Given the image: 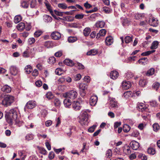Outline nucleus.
<instances>
[{"mask_svg": "<svg viewBox=\"0 0 160 160\" xmlns=\"http://www.w3.org/2000/svg\"><path fill=\"white\" fill-rule=\"evenodd\" d=\"M18 112L17 108H12L6 112L5 118L8 123L12 125L14 123L18 118Z\"/></svg>", "mask_w": 160, "mask_h": 160, "instance_id": "f257e3e1", "label": "nucleus"}, {"mask_svg": "<svg viewBox=\"0 0 160 160\" xmlns=\"http://www.w3.org/2000/svg\"><path fill=\"white\" fill-rule=\"evenodd\" d=\"M14 98L12 96L7 95L4 96L2 103L5 107H7L10 106L14 101Z\"/></svg>", "mask_w": 160, "mask_h": 160, "instance_id": "f03ea898", "label": "nucleus"}, {"mask_svg": "<svg viewBox=\"0 0 160 160\" xmlns=\"http://www.w3.org/2000/svg\"><path fill=\"white\" fill-rule=\"evenodd\" d=\"M78 96L77 92L75 90H72L63 94V96L65 98L72 99L75 98Z\"/></svg>", "mask_w": 160, "mask_h": 160, "instance_id": "7ed1b4c3", "label": "nucleus"}, {"mask_svg": "<svg viewBox=\"0 0 160 160\" xmlns=\"http://www.w3.org/2000/svg\"><path fill=\"white\" fill-rule=\"evenodd\" d=\"M88 114L87 112L85 111H82L81 112V116L79 121L80 123L82 125L85 124L86 122L88 121Z\"/></svg>", "mask_w": 160, "mask_h": 160, "instance_id": "20e7f679", "label": "nucleus"}, {"mask_svg": "<svg viewBox=\"0 0 160 160\" xmlns=\"http://www.w3.org/2000/svg\"><path fill=\"white\" fill-rule=\"evenodd\" d=\"M79 88L81 96L84 97L86 94V90L87 89V86L85 83H81L79 85Z\"/></svg>", "mask_w": 160, "mask_h": 160, "instance_id": "39448f33", "label": "nucleus"}, {"mask_svg": "<svg viewBox=\"0 0 160 160\" xmlns=\"http://www.w3.org/2000/svg\"><path fill=\"white\" fill-rule=\"evenodd\" d=\"M36 106L35 102L33 100H30L28 101L26 104L24 109L25 111L27 109H32L35 107Z\"/></svg>", "mask_w": 160, "mask_h": 160, "instance_id": "423d86ee", "label": "nucleus"}, {"mask_svg": "<svg viewBox=\"0 0 160 160\" xmlns=\"http://www.w3.org/2000/svg\"><path fill=\"white\" fill-rule=\"evenodd\" d=\"M137 108L138 111L141 112H146L148 110V108L143 103H138L137 105Z\"/></svg>", "mask_w": 160, "mask_h": 160, "instance_id": "0eeeda50", "label": "nucleus"}, {"mask_svg": "<svg viewBox=\"0 0 160 160\" xmlns=\"http://www.w3.org/2000/svg\"><path fill=\"white\" fill-rule=\"evenodd\" d=\"M9 71L12 75L15 76L19 72V69L16 66H12L9 68Z\"/></svg>", "mask_w": 160, "mask_h": 160, "instance_id": "6e6552de", "label": "nucleus"}, {"mask_svg": "<svg viewBox=\"0 0 160 160\" xmlns=\"http://www.w3.org/2000/svg\"><path fill=\"white\" fill-rule=\"evenodd\" d=\"M72 106L73 108L75 111H78L81 108V106L80 103L77 101L73 102Z\"/></svg>", "mask_w": 160, "mask_h": 160, "instance_id": "1a4fd4ad", "label": "nucleus"}, {"mask_svg": "<svg viewBox=\"0 0 160 160\" xmlns=\"http://www.w3.org/2000/svg\"><path fill=\"white\" fill-rule=\"evenodd\" d=\"M51 37L52 39L55 40H58L61 38V35L58 32H53L52 33Z\"/></svg>", "mask_w": 160, "mask_h": 160, "instance_id": "9d476101", "label": "nucleus"}, {"mask_svg": "<svg viewBox=\"0 0 160 160\" xmlns=\"http://www.w3.org/2000/svg\"><path fill=\"white\" fill-rule=\"evenodd\" d=\"M98 101V97L96 95H93L90 98V103L91 106H94L96 104Z\"/></svg>", "mask_w": 160, "mask_h": 160, "instance_id": "9b49d317", "label": "nucleus"}, {"mask_svg": "<svg viewBox=\"0 0 160 160\" xmlns=\"http://www.w3.org/2000/svg\"><path fill=\"white\" fill-rule=\"evenodd\" d=\"M130 145L132 148L134 150H137L139 147V143L135 141H132L131 142Z\"/></svg>", "mask_w": 160, "mask_h": 160, "instance_id": "f8f14e48", "label": "nucleus"}, {"mask_svg": "<svg viewBox=\"0 0 160 160\" xmlns=\"http://www.w3.org/2000/svg\"><path fill=\"white\" fill-rule=\"evenodd\" d=\"M131 86V83L129 81H123L122 82V88L124 89H128Z\"/></svg>", "mask_w": 160, "mask_h": 160, "instance_id": "ddd939ff", "label": "nucleus"}, {"mask_svg": "<svg viewBox=\"0 0 160 160\" xmlns=\"http://www.w3.org/2000/svg\"><path fill=\"white\" fill-rule=\"evenodd\" d=\"M2 91L5 93H9L11 91V88L9 86L6 85L2 87L1 88Z\"/></svg>", "mask_w": 160, "mask_h": 160, "instance_id": "4468645a", "label": "nucleus"}, {"mask_svg": "<svg viewBox=\"0 0 160 160\" xmlns=\"http://www.w3.org/2000/svg\"><path fill=\"white\" fill-rule=\"evenodd\" d=\"M119 76V73L116 71H113L111 72L110 73V77L113 80L116 79Z\"/></svg>", "mask_w": 160, "mask_h": 160, "instance_id": "2eb2a0df", "label": "nucleus"}, {"mask_svg": "<svg viewBox=\"0 0 160 160\" xmlns=\"http://www.w3.org/2000/svg\"><path fill=\"white\" fill-rule=\"evenodd\" d=\"M44 45L48 48H52L54 46V44L52 41H48L44 42Z\"/></svg>", "mask_w": 160, "mask_h": 160, "instance_id": "dca6fc26", "label": "nucleus"}, {"mask_svg": "<svg viewBox=\"0 0 160 160\" xmlns=\"http://www.w3.org/2000/svg\"><path fill=\"white\" fill-rule=\"evenodd\" d=\"M63 62L66 65L70 66H72L74 65V63L73 61L69 59H65L64 61Z\"/></svg>", "mask_w": 160, "mask_h": 160, "instance_id": "f3484780", "label": "nucleus"}, {"mask_svg": "<svg viewBox=\"0 0 160 160\" xmlns=\"http://www.w3.org/2000/svg\"><path fill=\"white\" fill-rule=\"evenodd\" d=\"M148 59L147 58H143L139 59L138 60V63L143 65H145L147 63Z\"/></svg>", "mask_w": 160, "mask_h": 160, "instance_id": "a211bd4d", "label": "nucleus"}, {"mask_svg": "<svg viewBox=\"0 0 160 160\" xmlns=\"http://www.w3.org/2000/svg\"><path fill=\"white\" fill-rule=\"evenodd\" d=\"M98 51L97 50L93 49L91 50L87 53V55H95L98 53Z\"/></svg>", "mask_w": 160, "mask_h": 160, "instance_id": "6ab92c4d", "label": "nucleus"}, {"mask_svg": "<svg viewBox=\"0 0 160 160\" xmlns=\"http://www.w3.org/2000/svg\"><path fill=\"white\" fill-rule=\"evenodd\" d=\"M113 40L111 37H108L106 38L105 42L107 45H110L112 43Z\"/></svg>", "mask_w": 160, "mask_h": 160, "instance_id": "aec40b11", "label": "nucleus"}, {"mask_svg": "<svg viewBox=\"0 0 160 160\" xmlns=\"http://www.w3.org/2000/svg\"><path fill=\"white\" fill-rule=\"evenodd\" d=\"M149 23L151 26L154 27L157 26L158 24L157 21L154 18L150 19L149 20Z\"/></svg>", "mask_w": 160, "mask_h": 160, "instance_id": "412c9836", "label": "nucleus"}, {"mask_svg": "<svg viewBox=\"0 0 160 160\" xmlns=\"http://www.w3.org/2000/svg\"><path fill=\"white\" fill-rule=\"evenodd\" d=\"M25 28V24L22 22H21L18 24L17 26V29L20 31H22Z\"/></svg>", "mask_w": 160, "mask_h": 160, "instance_id": "4be33fe9", "label": "nucleus"}, {"mask_svg": "<svg viewBox=\"0 0 160 160\" xmlns=\"http://www.w3.org/2000/svg\"><path fill=\"white\" fill-rule=\"evenodd\" d=\"M123 151L126 154H129L131 153L130 147L128 145L125 146L123 149Z\"/></svg>", "mask_w": 160, "mask_h": 160, "instance_id": "5701e85b", "label": "nucleus"}, {"mask_svg": "<svg viewBox=\"0 0 160 160\" xmlns=\"http://www.w3.org/2000/svg\"><path fill=\"white\" fill-rule=\"evenodd\" d=\"M63 103L65 107H68L71 105L72 102L70 100L66 98L64 100Z\"/></svg>", "mask_w": 160, "mask_h": 160, "instance_id": "b1692460", "label": "nucleus"}, {"mask_svg": "<svg viewBox=\"0 0 160 160\" xmlns=\"http://www.w3.org/2000/svg\"><path fill=\"white\" fill-rule=\"evenodd\" d=\"M110 104L111 107L115 108L118 107L117 102L115 101L114 99H112L110 100Z\"/></svg>", "mask_w": 160, "mask_h": 160, "instance_id": "393cba45", "label": "nucleus"}, {"mask_svg": "<svg viewBox=\"0 0 160 160\" xmlns=\"http://www.w3.org/2000/svg\"><path fill=\"white\" fill-rule=\"evenodd\" d=\"M44 3L46 7V8L48 11H49L51 13H53L52 7L48 2L47 1L46 2H45Z\"/></svg>", "mask_w": 160, "mask_h": 160, "instance_id": "a878e982", "label": "nucleus"}, {"mask_svg": "<svg viewBox=\"0 0 160 160\" xmlns=\"http://www.w3.org/2000/svg\"><path fill=\"white\" fill-rule=\"evenodd\" d=\"M102 11L108 14L112 12V10L109 7L105 6L103 8Z\"/></svg>", "mask_w": 160, "mask_h": 160, "instance_id": "bb28decb", "label": "nucleus"}, {"mask_svg": "<svg viewBox=\"0 0 160 160\" xmlns=\"http://www.w3.org/2000/svg\"><path fill=\"white\" fill-rule=\"evenodd\" d=\"M24 70L27 74H29L32 70V67L30 65H28L26 66Z\"/></svg>", "mask_w": 160, "mask_h": 160, "instance_id": "cd10ccee", "label": "nucleus"}, {"mask_svg": "<svg viewBox=\"0 0 160 160\" xmlns=\"http://www.w3.org/2000/svg\"><path fill=\"white\" fill-rule=\"evenodd\" d=\"M159 42L157 41H154L152 42L150 48L152 49H154L157 48L158 46Z\"/></svg>", "mask_w": 160, "mask_h": 160, "instance_id": "c85d7f7f", "label": "nucleus"}, {"mask_svg": "<svg viewBox=\"0 0 160 160\" xmlns=\"http://www.w3.org/2000/svg\"><path fill=\"white\" fill-rule=\"evenodd\" d=\"M91 31L90 28H87L83 30V33L85 36H88Z\"/></svg>", "mask_w": 160, "mask_h": 160, "instance_id": "c756f323", "label": "nucleus"}, {"mask_svg": "<svg viewBox=\"0 0 160 160\" xmlns=\"http://www.w3.org/2000/svg\"><path fill=\"white\" fill-rule=\"evenodd\" d=\"M105 25V22L102 21H100L97 22L96 24V26L97 27L101 28L104 27Z\"/></svg>", "mask_w": 160, "mask_h": 160, "instance_id": "7c9ffc66", "label": "nucleus"}, {"mask_svg": "<svg viewBox=\"0 0 160 160\" xmlns=\"http://www.w3.org/2000/svg\"><path fill=\"white\" fill-rule=\"evenodd\" d=\"M124 40L126 43H128L132 41V37L129 36H126L124 38Z\"/></svg>", "mask_w": 160, "mask_h": 160, "instance_id": "2f4dec72", "label": "nucleus"}, {"mask_svg": "<svg viewBox=\"0 0 160 160\" xmlns=\"http://www.w3.org/2000/svg\"><path fill=\"white\" fill-rule=\"evenodd\" d=\"M22 18L20 15H17L15 16L14 18V22L16 23H17L21 21Z\"/></svg>", "mask_w": 160, "mask_h": 160, "instance_id": "473e14b6", "label": "nucleus"}, {"mask_svg": "<svg viewBox=\"0 0 160 160\" xmlns=\"http://www.w3.org/2000/svg\"><path fill=\"white\" fill-rule=\"evenodd\" d=\"M130 127L127 124H125L123 126V131L124 132H127L130 130Z\"/></svg>", "mask_w": 160, "mask_h": 160, "instance_id": "72a5a7b5", "label": "nucleus"}, {"mask_svg": "<svg viewBox=\"0 0 160 160\" xmlns=\"http://www.w3.org/2000/svg\"><path fill=\"white\" fill-rule=\"evenodd\" d=\"M155 69L154 68H151L146 73V75L148 76H151L154 73Z\"/></svg>", "mask_w": 160, "mask_h": 160, "instance_id": "f704fd0d", "label": "nucleus"}, {"mask_svg": "<svg viewBox=\"0 0 160 160\" xmlns=\"http://www.w3.org/2000/svg\"><path fill=\"white\" fill-rule=\"evenodd\" d=\"M54 103L55 107H59L60 105L61 102L58 99L56 98L54 99Z\"/></svg>", "mask_w": 160, "mask_h": 160, "instance_id": "c9c22d12", "label": "nucleus"}, {"mask_svg": "<svg viewBox=\"0 0 160 160\" xmlns=\"http://www.w3.org/2000/svg\"><path fill=\"white\" fill-rule=\"evenodd\" d=\"M52 18L51 17L47 15L44 16V20L45 22H51L52 21Z\"/></svg>", "mask_w": 160, "mask_h": 160, "instance_id": "e433bc0d", "label": "nucleus"}, {"mask_svg": "<svg viewBox=\"0 0 160 160\" xmlns=\"http://www.w3.org/2000/svg\"><path fill=\"white\" fill-rule=\"evenodd\" d=\"M155 51V50H152V51H148L146 52L142 53L141 55L142 56H147L150 54L153 53Z\"/></svg>", "mask_w": 160, "mask_h": 160, "instance_id": "4c0bfd02", "label": "nucleus"}, {"mask_svg": "<svg viewBox=\"0 0 160 160\" xmlns=\"http://www.w3.org/2000/svg\"><path fill=\"white\" fill-rule=\"evenodd\" d=\"M75 66H78V69L82 70L84 68V66L81 63L79 62H77L74 63Z\"/></svg>", "mask_w": 160, "mask_h": 160, "instance_id": "58836bf2", "label": "nucleus"}, {"mask_svg": "<svg viewBox=\"0 0 160 160\" xmlns=\"http://www.w3.org/2000/svg\"><path fill=\"white\" fill-rule=\"evenodd\" d=\"M112 151L110 149H108L106 152V157L107 158H110L112 156Z\"/></svg>", "mask_w": 160, "mask_h": 160, "instance_id": "ea45409f", "label": "nucleus"}, {"mask_svg": "<svg viewBox=\"0 0 160 160\" xmlns=\"http://www.w3.org/2000/svg\"><path fill=\"white\" fill-rule=\"evenodd\" d=\"M77 40V38L76 37H70L68 38V41L69 42L72 43Z\"/></svg>", "mask_w": 160, "mask_h": 160, "instance_id": "a19ab883", "label": "nucleus"}, {"mask_svg": "<svg viewBox=\"0 0 160 160\" xmlns=\"http://www.w3.org/2000/svg\"><path fill=\"white\" fill-rule=\"evenodd\" d=\"M53 96L52 92H48L46 94V97L48 100L53 98Z\"/></svg>", "mask_w": 160, "mask_h": 160, "instance_id": "79ce46f5", "label": "nucleus"}, {"mask_svg": "<svg viewBox=\"0 0 160 160\" xmlns=\"http://www.w3.org/2000/svg\"><path fill=\"white\" fill-rule=\"evenodd\" d=\"M146 80L145 79H141L139 82V84L141 87H144L147 84Z\"/></svg>", "mask_w": 160, "mask_h": 160, "instance_id": "37998d69", "label": "nucleus"}, {"mask_svg": "<svg viewBox=\"0 0 160 160\" xmlns=\"http://www.w3.org/2000/svg\"><path fill=\"white\" fill-rule=\"evenodd\" d=\"M148 152L151 155H154L155 153V149L152 148H149L148 150Z\"/></svg>", "mask_w": 160, "mask_h": 160, "instance_id": "c03bdc74", "label": "nucleus"}, {"mask_svg": "<svg viewBox=\"0 0 160 160\" xmlns=\"http://www.w3.org/2000/svg\"><path fill=\"white\" fill-rule=\"evenodd\" d=\"M58 6L59 8L62 9H65L67 8V5L65 3H59Z\"/></svg>", "mask_w": 160, "mask_h": 160, "instance_id": "a18cd8bd", "label": "nucleus"}, {"mask_svg": "<svg viewBox=\"0 0 160 160\" xmlns=\"http://www.w3.org/2000/svg\"><path fill=\"white\" fill-rule=\"evenodd\" d=\"M56 59L54 57H50L48 61V62L51 64H53L55 62Z\"/></svg>", "mask_w": 160, "mask_h": 160, "instance_id": "49530a36", "label": "nucleus"}, {"mask_svg": "<svg viewBox=\"0 0 160 160\" xmlns=\"http://www.w3.org/2000/svg\"><path fill=\"white\" fill-rule=\"evenodd\" d=\"M36 0H32L30 2V7L32 8H35L36 6Z\"/></svg>", "mask_w": 160, "mask_h": 160, "instance_id": "de8ad7c7", "label": "nucleus"}, {"mask_svg": "<svg viewBox=\"0 0 160 160\" xmlns=\"http://www.w3.org/2000/svg\"><path fill=\"white\" fill-rule=\"evenodd\" d=\"M21 4L22 6L24 8H27L28 7L29 4L25 1H22Z\"/></svg>", "mask_w": 160, "mask_h": 160, "instance_id": "09e8293b", "label": "nucleus"}, {"mask_svg": "<svg viewBox=\"0 0 160 160\" xmlns=\"http://www.w3.org/2000/svg\"><path fill=\"white\" fill-rule=\"evenodd\" d=\"M160 85V83L158 82H155L152 85V88L157 90Z\"/></svg>", "mask_w": 160, "mask_h": 160, "instance_id": "8fccbe9b", "label": "nucleus"}, {"mask_svg": "<svg viewBox=\"0 0 160 160\" xmlns=\"http://www.w3.org/2000/svg\"><path fill=\"white\" fill-rule=\"evenodd\" d=\"M39 150L41 153L44 155H46L47 154V152L46 149L40 147L39 148Z\"/></svg>", "mask_w": 160, "mask_h": 160, "instance_id": "3c124183", "label": "nucleus"}, {"mask_svg": "<svg viewBox=\"0 0 160 160\" xmlns=\"http://www.w3.org/2000/svg\"><path fill=\"white\" fill-rule=\"evenodd\" d=\"M153 130L155 131H157L159 129V126L158 123H154L153 124Z\"/></svg>", "mask_w": 160, "mask_h": 160, "instance_id": "603ef678", "label": "nucleus"}, {"mask_svg": "<svg viewBox=\"0 0 160 160\" xmlns=\"http://www.w3.org/2000/svg\"><path fill=\"white\" fill-rule=\"evenodd\" d=\"M97 125H94L91 127H90L88 129V131L89 132H93L95 129L96 128Z\"/></svg>", "mask_w": 160, "mask_h": 160, "instance_id": "864d4df0", "label": "nucleus"}, {"mask_svg": "<svg viewBox=\"0 0 160 160\" xmlns=\"http://www.w3.org/2000/svg\"><path fill=\"white\" fill-rule=\"evenodd\" d=\"M62 69L60 68H58L56 69L55 72L56 74L60 75L62 73Z\"/></svg>", "mask_w": 160, "mask_h": 160, "instance_id": "5fc2aeb1", "label": "nucleus"}, {"mask_svg": "<svg viewBox=\"0 0 160 160\" xmlns=\"http://www.w3.org/2000/svg\"><path fill=\"white\" fill-rule=\"evenodd\" d=\"M106 31L105 29L101 30L99 32V36H104L106 34Z\"/></svg>", "mask_w": 160, "mask_h": 160, "instance_id": "6e6d98bb", "label": "nucleus"}, {"mask_svg": "<svg viewBox=\"0 0 160 160\" xmlns=\"http://www.w3.org/2000/svg\"><path fill=\"white\" fill-rule=\"evenodd\" d=\"M133 76V74L131 72H127L126 74V78L128 79H130L132 78Z\"/></svg>", "mask_w": 160, "mask_h": 160, "instance_id": "4d7b16f0", "label": "nucleus"}, {"mask_svg": "<svg viewBox=\"0 0 160 160\" xmlns=\"http://www.w3.org/2000/svg\"><path fill=\"white\" fill-rule=\"evenodd\" d=\"M62 54V51H59L58 52H56L55 54L54 55L57 57H61Z\"/></svg>", "mask_w": 160, "mask_h": 160, "instance_id": "13d9d810", "label": "nucleus"}, {"mask_svg": "<svg viewBox=\"0 0 160 160\" xmlns=\"http://www.w3.org/2000/svg\"><path fill=\"white\" fill-rule=\"evenodd\" d=\"M33 136L32 134H27L26 136V139L28 140H32L33 139Z\"/></svg>", "mask_w": 160, "mask_h": 160, "instance_id": "bf43d9fd", "label": "nucleus"}, {"mask_svg": "<svg viewBox=\"0 0 160 160\" xmlns=\"http://www.w3.org/2000/svg\"><path fill=\"white\" fill-rule=\"evenodd\" d=\"M84 17V15L83 14H78L76 15L75 18L77 19H82Z\"/></svg>", "mask_w": 160, "mask_h": 160, "instance_id": "052dcab7", "label": "nucleus"}, {"mask_svg": "<svg viewBox=\"0 0 160 160\" xmlns=\"http://www.w3.org/2000/svg\"><path fill=\"white\" fill-rule=\"evenodd\" d=\"M55 154L53 152H50L48 155V158L50 159H53L54 157Z\"/></svg>", "mask_w": 160, "mask_h": 160, "instance_id": "680f3d73", "label": "nucleus"}, {"mask_svg": "<svg viewBox=\"0 0 160 160\" xmlns=\"http://www.w3.org/2000/svg\"><path fill=\"white\" fill-rule=\"evenodd\" d=\"M81 78V75L80 74H77L74 77V80L77 81L80 80Z\"/></svg>", "mask_w": 160, "mask_h": 160, "instance_id": "e2e57ef3", "label": "nucleus"}, {"mask_svg": "<svg viewBox=\"0 0 160 160\" xmlns=\"http://www.w3.org/2000/svg\"><path fill=\"white\" fill-rule=\"evenodd\" d=\"M15 122V124L17 125L18 126H20V125H22V122L19 121L18 119V118L16 120H15L14 122V123Z\"/></svg>", "mask_w": 160, "mask_h": 160, "instance_id": "0e129e2a", "label": "nucleus"}, {"mask_svg": "<svg viewBox=\"0 0 160 160\" xmlns=\"http://www.w3.org/2000/svg\"><path fill=\"white\" fill-rule=\"evenodd\" d=\"M22 55V56L24 58H28L29 57L28 52L27 51V50L23 52Z\"/></svg>", "mask_w": 160, "mask_h": 160, "instance_id": "69168bd1", "label": "nucleus"}, {"mask_svg": "<svg viewBox=\"0 0 160 160\" xmlns=\"http://www.w3.org/2000/svg\"><path fill=\"white\" fill-rule=\"evenodd\" d=\"M28 42L31 45L35 42V39L33 38H30L28 39Z\"/></svg>", "mask_w": 160, "mask_h": 160, "instance_id": "338daca9", "label": "nucleus"}, {"mask_svg": "<svg viewBox=\"0 0 160 160\" xmlns=\"http://www.w3.org/2000/svg\"><path fill=\"white\" fill-rule=\"evenodd\" d=\"M132 93L131 91H128L126 92H125L123 94V95L125 97L127 98L128 97H129Z\"/></svg>", "mask_w": 160, "mask_h": 160, "instance_id": "774afa93", "label": "nucleus"}]
</instances>
